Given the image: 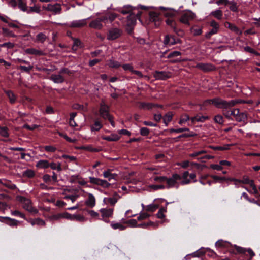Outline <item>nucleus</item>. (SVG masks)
<instances>
[{"instance_id":"3","label":"nucleus","mask_w":260,"mask_h":260,"mask_svg":"<svg viewBox=\"0 0 260 260\" xmlns=\"http://www.w3.org/2000/svg\"><path fill=\"white\" fill-rule=\"evenodd\" d=\"M196 17V14L190 10L185 11L181 16L179 21L182 23L189 25L190 21L193 20Z\"/></svg>"},{"instance_id":"15","label":"nucleus","mask_w":260,"mask_h":260,"mask_svg":"<svg viewBox=\"0 0 260 260\" xmlns=\"http://www.w3.org/2000/svg\"><path fill=\"white\" fill-rule=\"evenodd\" d=\"M46 9L55 14H59L61 11V7L60 5L57 3L55 4H48Z\"/></svg>"},{"instance_id":"41","label":"nucleus","mask_w":260,"mask_h":260,"mask_svg":"<svg viewBox=\"0 0 260 260\" xmlns=\"http://www.w3.org/2000/svg\"><path fill=\"white\" fill-rule=\"evenodd\" d=\"M102 127V124L99 121H96L91 126V129L92 131H98Z\"/></svg>"},{"instance_id":"64","label":"nucleus","mask_w":260,"mask_h":260,"mask_svg":"<svg viewBox=\"0 0 260 260\" xmlns=\"http://www.w3.org/2000/svg\"><path fill=\"white\" fill-rule=\"evenodd\" d=\"M81 44V42L79 40L77 39H75L74 40V44L72 46L73 49L76 50L78 48V47L80 46Z\"/></svg>"},{"instance_id":"29","label":"nucleus","mask_w":260,"mask_h":260,"mask_svg":"<svg viewBox=\"0 0 260 260\" xmlns=\"http://www.w3.org/2000/svg\"><path fill=\"white\" fill-rule=\"evenodd\" d=\"M189 176V172L188 171H185L182 174L181 178L183 179V180L181 181V184L182 185L188 184L191 182V181L189 179H188L187 177Z\"/></svg>"},{"instance_id":"24","label":"nucleus","mask_w":260,"mask_h":260,"mask_svg":"<svg viewBox=\"0 0 260 260\" xmlns=\"http://www.w3.org/2000/svg\"><path fill=\"white\" fill-rule=\"evenodd\" d=\"M28 222L31 224V225L34 226L35 225H37L39 226H44L45 225V222L43 220L40 218H36V219H30L28 220Z\"/></svg>"},{"instance_id":"54","label":"nucleus","mask_w":260,"mask_h":260,"mask_svg":"<svg viewBox=\"0 0 260 260\" xmlns=\"http://www.w3.org/2000/svg\"><path fill=\"white\" fill-rule=\"evenodd\" d=\"M218 30L219 29H217L212 28L208 32H207L206 34V35H205L206 38H207V39H210V37L212 35L217 34L218 32Z\"/></svg>"},{"instance_id":"56","label":"nucleus","mask_w":260,"mask_h":260,"mask_svg":"<svg viewBox=\"0 0 260 260\" xmlns=\"http://www.w3.org/2000/svg\"><path fill=\"white\" fill-rule=\"evenodd\" d=\"M153 180L154 181L158 183H162L166 182V176H155L154 177Z\"/></svg>"},{"instance_id":"59","label":"nucleus","mask_w":260,"mask_h":260,"mask_svg":"<svg viewBox=\"0 0 260 260\" xmlns=\"http://www.w3.org/2000/svg\"><path fill=\"white\" fill-rule=\"evenodd\" d=\"M189 119V117L188 115H182L181 118H180V119L179 121V124H183L184 123L186 122V121H187Z\"/></svg>"},{"instance_id":"52","label":"nucleus","mask_w":260,"mask_h":260,"mask_svg":"<svg viewBox=\"0 0 260 260\" xmlns=\"http://www.w3.org/2000/svg\"><path fill=\"white\" fill-rule=\"evenodd\" d=\"M33 66L31 65H29L27 67L20 66L18 67V69L21 70L22 71L25 72L26 73H29L30 71L32 69Z\"/></svg>"},{"instance_id":"32","label":"nucleus","mask_w":260,"mask_h":260,"mask_svg":"<svg viewBox=\"0 0 260 260\" xmlns=\"http://www.w3.org/2000/svg\"><path fill=\"white\" fill-rule=\"evenodd\" d=\"M5 92L9 98L10 102L12 104L14 103L16 100V96L14 93L11 90L5 91Z\"/></svg>"},{"instance_id":"28","label":"nucleus","mask_w":260,"mask_h":260,"mask_svg":"<svg viewBox=\"0 0 260 260\" xmlns=\"http://www.w3.org/2000/svg\"><path fill=\"white\" fill-rule=\"evenodd\" d=\"M135 9H138L136 8H132L130 6H125L119 10L120 12L122 13L123 14H126L128 13L132 14L134 11Z\"/></svg>"},{"instance_id":"4","label":"nucleus","mask_w":260,"mask_h":260,"mask_svg":"<svg viewBox=\"0 0 260 260\" xmlns=\"http://www.w3.org/2000/svg\"><path fill=\"white\" fill-rule=\"evenodd\" d=\"M122 34V30L119 28H111L107 34V39L112 41L119 38Z\"/></svg>"},{"instance_id":"60","label":"nucleus","mask_w":260,"mask_h":260,"mask_svg":"<svg viewBox=\"0 0 260 260\" xmlns=\"http://www.w3.org/2000/svg\"><path fill=\"white\" fill-rule=\"evenodd\" d=\"M89 180H90L89 181L91 183L95 184V185H100L101 179L98 178H95V177H90Z\"/></svg>"},{"instance_id":"2","label":"nucleus","mask_w":260,"mask_h":260,"mask_svg":"<svg viewBox=\"0 0 260 260\" xmlns=\"http://www.w3.org/2000/svg\"><path fill=\"white\" fill-rule=\"evenodd\" d=\"M17 199L23 204V208L28 212L33 214H36L38 212V210L32 207V203L29 199L22 196H18Z\"/></svg>"},{"instance_id":"40","label":"nucleus","mask_w":260,"mask_h":260,"mask_svg":"<svg viewBox=\"0 0 260 260\" xmlns=\"http://www.w3.org/2000/svg\"><path fill=\"white\" fill-rule=\"evenodd\" d=\"M2 184L3 186L12 190L15 189L17 188L16 185L12 184L10 181H5V182H3Z\"/></svg>"},{"instance_id":"13","label":"nucleus","mask_w":260,"mask_h":260,"mask_svg":"<svg viewBox=\"0 0 260 260\" xmlns=\"http://www.w3.org/2000/svg\"><path fill=\"white\" fill-rule=\"evenodd\" d=\"M59 217H62L66 219H70V220H80L83 219V217H81L79 215H72L69 213H64L58 215L57 216L55 217V219H58Z\"/></svg>"},{"instance_id":"26","label":"nucleus","mask_w":260,"mask_h":260,"mask_svg":"<svg viewBox=\"0 0 260 260\" xmlns=\"http://www.w3.org/2000/svg\"><path fill=\"white\" fill-rule=\"evenodd\" d=\"M50 79L55 83H61L64 80V78L60 74H52L50 77Z\"/></svg>"},{"instance_id":"27","label":"nucleus","mask_w":260,"mask_h":260,"mask_svg":"<svg viewBox=\"0 0 260 260\" xmlns=\"http://www.w3.org/2000/svg\"><path fill=\"white\" fill-rule=\"evenodd\" d=\"M166 24L173 29L174 31H176V24L175 17L167 18L165 20Z\"/></svg>"},{"instance_id":"35","label":"nucleus","mask_w":260,"mask_h":260,"mask_svg":"<svg viewBox=\"0 0 260 260\" xmlns=\"http://www.w3.org/2000/svg\"><path fill=\"white\" fill-rule=\"evenodd\" d=\"M120 136L118 135L113 134L110 136L104 137V139L108 141H116L119 139Z\"/></svg>"},{"instance_id":"18","label":"nucleus","mask_w":260,"mask_h":260,"mask_svg":"<svg viewBox=\"0 0 260 260\" xmlns=\"http://www.w3.org/2000/svg\"><path fill=\"white\" fill-rule=\"evenodd\" d=\"M85 204L89 207L93 208L95 205V198L91 193H88V198L85 201Z\"/></svg>"},{"instance_id":"49","label":"nucleus","mask_w":260,"mask_h":260,"mask_svg":"<svg viewBox=\"0 0 260 260\" xmlns=\"http://www.w3.org/2000/svg\"><path fill=\"white\" fill-rule=\"evenodd\" d=\"M172 114L171 113H167L164 117V122L165 123L166 125H167L168 123L172 120Z\"/></svg>"},{"instance_id":"47","label":"nucleus","mask_w":260,"mask_h":260,"mask_svg":"<svg viewBox=\"0 0 260 260\" xmlns=\"http://www.w3.org/2000/svg\"><path fill=\"white\" fill-rule=\"evenodd\" d=\"M47 37L45 34L43 33H39L36 36V39L37 41H39L41 43H43L46 40Z\"/></svg>"},{"instance_id":"21","label":"nucleus","mask_w":260,"mask_h":260,"mask_svg":"<svg viewBox=\"0 0 260 260\" xmlns=\"http://www.w3.org/2000/svg\"><path fill=\"white\" fill-rule=\"evenodd\" d=\"M150 20L154 22L156 26L160 24L159 18L158 13L154 12H151L149 13Z\"/></svg>"},{"instance_id":"7","label":"nucleus","mask_w":260,"mask_h":260,"mask_svg":"<svg viewBox=\"0 0 260 260\" xmlns=\"http://www.w3.org/2000/svg\"><path fill=\"white\" fill-rule=\"evenodd\" d=\"M117 17V15L113 12H108L101 16V19L105 24L112 23Z\"/></svg>"},{"instance_id":"5","label":"nucleus","mask_w":260,"mask_h":260,"mask_svg":"<svg viewBox=\"0 0 260 260\" xmlns=\"http://www.w3.org/2000/svg\"><path fill=\"white\" fill-rule=\"evenodd\" d=\"M141 12L139 9H135L132 14L127 17V24L135 26L137 19L140 20Z\"/></svg>"},{"instance_id":"8","label":"nucleus","mask_w":260,"mask_h":260,"mask_svg":"<svg viewBox=\"0 0 260 260\" xmlns=\"http://www.w3.org/2000/svg\"><path fill=\"white\" fill-rule=\"evenodd\" d=\"M153 76L157 80H166L171 77V74L166 71H155Z\"/></svg>"},{"instance_id":"39","label":"nucleus","mask_w":260,"mask_h":260,"mask_svg":"<svg viewBox=\"0 0 260 260\" xmlns=\"http://www.w3.org/2000/svg\"><path fill=\"white\" fill-rule=\"evenodd\" d=\"M159 207L158 205L152 204L147 205L146 207L145 210L148 212H154Z\"/></svg>"},{"instance_id":"46","label":"nucleus","mask_w":260,"mask_h":260,"mask_svg":"<svg viewBox=\"0 0 260 260\" xmlns=\"http://www.w3.org/2000/svg\"><path fill=\"white\" fill-rule=\"evenodd\" d=\"M49 167H50L52 169H57L58 171H60L61 170L60 162H58L57 164L55 162H51L49 164Z\"/></svg>"},{"instance_id":"16","label":"nucleus","mask_w":260,"mask_h":260,"mask_svg":"<svg viewBox=\"0 0 260 260\" xmlns=\"http://www.w3.org/2000/svg\"><path fill=\"white\" fill-rule=\"evenodd\" d=\"M139 108L141 109H147L149 110L153 107H161V105H158L157 104H154L152 103H145V102H140Z\"/></svg>"},{"instance_id":"42","label":"nucleus","mask_w":260,"mask_h":260,"mask_svg":"<svg viewBox=\"0 0 260 260\" xmlns=\"http://www.w3.org/2000/svg\"><path fill=\"white\" fill-rule=\"evenodd\" d=\"M214 121L215 123L220 125H222L224 123L223 116L220 114H217L215 116Z\"/></svg>"},{"instance_id":"20","label":"nucleus","mask_w":260,"mask_h":260,"mask_svg":"<svg viewBox=\"0 0 260 260\" xmlns=\"http://www.w3.org/2000/svg\"><path fill=\"white\" fill-rule=\"evenodd\" d=\"M178 39H176L173 36L167 35L164 39V43L166 45H172L177 43Z\"/></svg>"},{"instance_id":"36","label":"nucleus","mask_w":260,"mask_h":260,"mask_svg":"<svg viewBox=\"0 0 260 260\" xmlns=\"http://www.w3.org/2000/svg\"><path fill=\"white\" fill-rule=\"evenodd\" d=\"M247 119V114L245 113L242 112L238 114L235 120L238 122H244Z\"/></svg>"},{"instance_id":"33","label":"nucleus","mask_w":260,"mask_h":260,"mask_svg":"<svg viewBox=\"0 0 260 260\" xmlns=\"http://www.w3.org/2000/svg\"><path fill=\"white\" fill-rule=\"evenodd\" d=\"M210 15L214 16L215 18L218 20H221L222 18L223 13L220 10H216L212 11L210 13Z\"/></svg>"},{"instance_id":"62","label":"nucleus","mask_w":260,"mask_h":260,"mask_svg":"<svg viewBox=\"0 0 260 260\" xmlns=\"http://www.w3.org/2000/svg\"><path fill=\"white\" fill-rule=\"evenodd\" d=\"M234 247L238 253H245L246 252V249L244 248L237 246L236 245H234Z\"/></svg>"},{"instance_id":"50","label":"nucleus","mask_w":260,"mask_h":260,"mask_svg":"<svg viewBox=\"0 0 260 260\" xmlns=\"http://www.w3.org/2000/svg\"><path fill=\"white\" fill-rule=\"evenodd\" d=\"M150 215L145 213V212H142L140 213L139 216L137 217V219L139 221H141L144 219H147L150 217Z\"/></svg>"},{"instance_id":"38","label":"nucleus","mask_w":260,"mask_h":260,"mask_svg":"<svg viewBox=\"0 0 260 260\" xmlns=\"http://www.w3.org/2000/svg\"><path fill=\"white\" fill-rule=\"evenodd\" d=\"M35 175V172L33 170L28 169L22 172V176L28 178H32Z\"/></svg>"},{"instance_id":"43","label":"nucleus","mask_w":260,"mask_h":260,"mask_svg":"<svg viewBox=\"0 0 260 260\" xmlns=\"http://www.w3.org/2000/svg\"><path fill=\"white\" fill-rule=\"evenodd\" d=\"M0 135L4 137H8L9 136L8 128L7 127L0 126Z\"/></svg>"},{"instance_id":"37","label":"nucleus","mask_w":260,"mask_h":260,"mask_svg":"<svg viewBox=\"0 0 260 260\" xmlns=\"http://www.w3.org/2000/svg\"><path fill=\"white\" fill-rule=\"evenodd\" d=\"M3 218L8 220V222H7V223L10 226H16L18 225V221L14 219L11 218L9 217H3Z\"/></svg>"},{"instance_id":"53","label":"nucleus","mask_w":260,"mask_h":260,"mask_svg":"<svg viewBox=\"0 0 260 260\" xmlns=\"http://www.w3.org/2000/svg\"><path fill=\"white\" fill-rule=\"evenodd\" d=\"M121 67H122L124 71H129L132 73V71L134 70L133 66L131 63L121 64Z\"/></svg>"},{"instance_id":"44","label":"nucleus","mask_w":260,"mask_h":260,"mask_svg":"<svg viewBox=\"0 0 260 260\" xmlns=\"http://www.w3.org/2000/svg\"><path fill=\"white\" fill-rule=\"evenodd\" d=\"M167 212V209L165 208H161L159 209L158 213L156 214L157 218L159 219H162L165 217V213Z\"/></svg>"},{"instance_id":"10","label":"nucleus","mask_w":260,"mask_h":260,"mask_svg":"<svg viewBox=\"0 0 260 260\" xmlns=\"http://www.w3.org/2000/svg\"><path fill=\"white\" fill-rule=\"evenodd\" d=\"M101 213L102 219L106 221L105 218H109L112 216L113 214V208H102L100 210Z\"/></svg>"},{"instance_id":"19","label":"nucleus","mask_w":260,"mask_h":260,"mask_svg":"<svg viewBox=\"0 0 260 260\" xmlns=\"http://www.w3.org/2000/svg\"><path fill=\"white\" fill-rule=\"evenodd\" d=\"M224 26L229 28L231 31L235 32L237 35H241L242 32L236 25L229 22H225L224 24Z\"/></svg>"},{"instance_id":"12","label":"nucleus","mask_w":260,"mask_h":260,"mask_svg":"<svg viewBox=\"0 0 260 260\" xmlns=\"http://www.w3.org/2000/svg\"><path fill=\"white\" fill-rule=\"evenodd\" d=\"M24 52L27 54L34 55L38 56H44L46 55V53L44 51L34 48L26 49L24 50Z\"/></svg>"},{"instance_id":"17","label":"nucleus","mask_w":260,"mask_h":260,"mask_svg":"<svg viewBox=\"0 0 260 260\" xmlns=\"http://www.w3.org/2000/svg\"><path fill=\"white\" fill-rule=\"evenodd\" d=\"M164 9V11L162 12V14L166 19L176 17L177 12L172 9Z\"/></svg>"},{"instance_id":"30","label":"nucleus","mask_w":260,"mask_h":260,"mask_svg":"<svg viewBox=\"0 0 260 260\" xmlns=\"http://www.w3.org/2000/svg\"><path fill=\"white\" fill-rule=\"evenodd\" d=\"M231 245V243L226 241H224L223 240H218L216 243L215 246L217 247H228L229 245Z\"/></svg>"},{"instance_id":"34","label":"nucleus","mask_w":260,"mask_h":260,"mask_svg":"<svg viewBox=\"0 0 260 260\" xmlns=\"http://www.w3.org/2000/svg\"><path fill=\"white\" fill-rule=\"evenodd\" d=\"M37 167L40 168H47L49 167V163L47 160H40L37 162Z\"/></svg>"},{"instance_id":"22","label":"nucleus","mask_w":260,"mask_h":260,"mask_svg":"<svg viewBox=\"0 0 260 260\" xmlns=\"http://www.w3.org/2000/svg\"><path fill=\"white\" fill-rule=\"evenodd\" d=\"M86 19H82L79 20H75L71 23V27H82L86 25Z\"/></svg>"},{"instance_id":"23","label":"nucleus","mask_w":260,"mask_h":260,"mask_svg":"<svg viewBox=\"0 0 260 260\" xmlns=\"http://www.w3.org/2000/svg\"><path fill=\"white\" fill-rule=\"evenodd\" d=\"M108 65L109 68L113 69H118L121 66V63L119 61L115 60L113 57L108 61Z\"/></svg>"},{"instance_id":"6","label":"nucleus","mask_w":260,"mask_h":260,"mask_svg":"<svg viewBox=\"0 0 260 260\" xmlns=\"http://www.w3.org/2000/svg\"><path fill=\"white\" fill-rule=\"evenodd\" d=\"M181 179V176L177 174H174L171 177L169 178L166 177V182L167 185L166 188H170L175 187L177 184V181Z\"/></svg>"},{"instance_id":"31","label":"nucleus","mask_w":260,"mask_h":260,"mask_svg":"<svg viewBox=\"0 0 260 260\" xmlns=\"http://www.w3.org/2000/svg\"><path fill=\"white\" fill-rule=\"evenodd\" d=\"M103 176L105 178H108L109 181H111L112 179L115 180V177L117 176V175L111 173L110 170H108L103 172Z\"/></svg>"},{"instance_id":"11","label":"nucleus","mask_w":260,"mask_h":260,"mask_svg":"<svg viewBox=\"0 0 260 260\" xmlns=\"http://www.w3.org/2000/svg\"><path fill=\"white\" fill-rule=\"evenodd\" d=\"M103 21L101 17L96 18L93 20L89 24V27L95 29L100 30L103 27Z\"/></svg>"},{"instance_id":"9","label":"nucleus","mask_w":260,"mask_h":260,"mask_svg":"<svg viewBox=\"0 0 260 260\" xmlns=\"http://www.w3.org/2000/svg\"><path fill=\"white\" fill-rule=\"evenodd\" d=\"M99 112L100 116L104 119H107V117L110 115L109 112V107L104 102L101 104Z\"/></svg>"},{"instance_id":"25","label":"nucleus","mask_w":260,"mask_h":260,"mask_svg":"<svg viewBox=\"0 0 260 260\" xmlns=\"http://www.w3.org/2000/svg\"><path fill=\"white\" fill-rule=\"evenodd\" d=\"M118 195L115 193V196L111 198H105L103 201L106 204H110V205L114 206L117 202L118 198H117Z\"/></svg>"},{"instance_id":"61","label":"nucleus","mask_w":260,"mask_h":260,"mask_svg":"<svg viewBox=\"0 0 260 260\" xmlns=\"http://www.w3.org/2000/svg\"><path fill=\"white\" fill-rule=\"evenodd\" d=\"M99 185L104 188H108L111 185V184L105 180L101 179Z\"/></svg>"},{"instance_id":"51","label":"nucleus","mask_w":260,"mask_h":260,"mask_svg":"<svg viewBox=\"0 0 260 260\" xmlns=\"http://www.w3.org/2000/svg\"><path fill=\"white\" fill-rule=\"evenodd\" d=\"M191 33L194 36L200 35L202 34V29L199 27H192L190 29Z\"/></svg>"},{"instance_id":"58","label":"nucleus","mask_w":260,"mask_h":260,"mask_svg":"<svg viewBox=\"0 0 260 260\" xmlns=\"http://www.w3.org/2000/svg\"><path fill=\"white\" fill-rule=\"evenodd\" d=\"M223 115L228 119H231L232 116V113H231V109H224L223 110Z\"/></svg>"},{"instance_id":"14","label":"nucleus","mask_w":260,"mask_h":260,"mask_svg":"<svg viewBox=\"0 0 260 260\" xmlns=\"http://www.w3.org/2000/svg\"><path fill=\"white\" fill-rule=\"evenodd\" d=\"M196 67L204 72L211 71L215 69V67L211 63H199L196 65Z\"/></svg>"},{"instance_id":"55","label":"nucleus","mask_w":260,"mask_h":260,"mask_svg":"<svg viewBox=\"0 0 260 260\" xmlns=\"http://www.w3.org/2000/svg\"><path fill=\"white\" fill-rule=\"evenodd\" d=\"M41 11L40 8L37 6L30 7L28 11V13L35 12L39 13Z\"/></svg>"},{"instance_id":"45","label":"nucleus","mask_w":260,"mask_h":260,"mask_svg":"<svg viewBox=\"0 0 260 260\" xmlns=\"http://www.w3.org/2000/svg\"><path fill=\"white\" fill-rule=\"evenodd\" d=\"M111 226L114 230L119 229L120 230L122 231V230H124L125 229V227L124 226H123V225H122L120 223H113L112 222L111 224Z\"/></svg>"},{"instance_id":"57","label":"nucleus","mask_w":260,"mask_h":260,"mask_svg":"<svg viewBox=\"0 0 260 260\" xmlns=\"http://www.w3.org/2000/svg\"><path fill=\"white\" fill-rule=\"evenodd\" d=\"M149 188L154 190L164 189L166 188V186L164 185H151L149 186Z\"/></svg>"},{"instance_id":"48","label":"nucleus","mask_w":260,"mask_h":260,"mask_svg":"<svg viewBox=\"0 0 260 260\" xmlns=\"http://www.w3.org/2000/svg\"><path fill=\"white\" fill-rule=\"evenodd\" d=\"M18 2V7L23 11H26L27 7L26 3L23 0H17Z\"/></svg>"},{"instance_id":"1","label":"nucleus","mask_w":260,"mask_h":260,"mask_svg":"<svg viewBox=\"0 0 260 260\" xmlns=\"http://www.w3.org/2000/svg\"><path fill=\"white\" fill-rule=\"evenodd\" d=\"M205 104H213L216 107L224 109H228L233 107V102L231 100L227 101L219 97L215 98L212 99L207 100L205 102Z\"/></svg>"},{"instance_id":"63","label":"nucleus","mask_w":260,"mask_h":260,"mask_svg":"<svg viewBox=\"0 0 260 260\" xmlns=\"http://www.w3.org/2000/svg\"><path fill=\"white\" fill-rule=\"evenodd\" d=\"M140 134L143 136H148L149 134V130L147 127H142L140 131Z\"/></svg>"}]
</instances>
